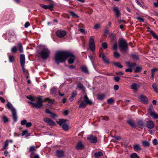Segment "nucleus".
<instances>
[{
  "mask_svg": "<svg viewBox=\"0 0 158 158\" xmlns=\"http://www.w3.org/2000/svg\"><path fill=\"white\" fill-rule=\"evenodd\" d=\"M67 52V51H59L56 53L55 56V60L57 64L64 63L66 61V56H68Z\"/></svg>",
  "mask_w": 158,
  "mask_h": 158,
  "instance_id": "obj_1",
  "label": "nucleus"
},
{
  "mask_svg": "<svg viewBox=\"0 0 158 158\" xmlns=\"http://www.w3.org/2000/svg\"><path fill=\"white\" fill-rule=\"evenodd\" d=\"M118 47L121 52L123 53L129 50L128 45L126 41L122 38L118 40Z\"/></svg>",
  "mask_w": 158,
  "mask_h": 158,
  "instance_id": "obj_2",
  "label": "nucleus"
},
{
  "mask_svg": "<svg viewBox=\"0 0 158 158\" xmlns=\"http://www.w3.org/2000/svg\"><path fill=\"white\" fill-rule=\"evenodd\" d=\"M84 98V100L81 102L79 105V107L80 108H84L86 107L87 105H91L93 104V102L89 99L87 95H85Z\"/></svg>",
  "mask_w": 158,
  "mask_h": 158,
  "instance_id": "obj_3",
  "label": "nucleus"
},
{
  "mask_svg": "<svg viewBox=\"0 0 158 158\" xmlns=\"http://www.w3.org/2000/svg\"><path fill=\"white\" fill-rule=\"evenodd\" d=\"M6 105L7 108L11 111L14 121V122H17L18 119L16 110L9 102H8Z\"/></svg>",
  "mask_w": 158,
  "mask_h": 158,
  "instance_id": "obj_4",
  "label": "nucleus"
},
{
  "mask_svg": "<svg viewBox=\"0 0 158 158\" xmlns=\"http://www.w3.org/2000/svg\"><path fill=\"white\" fill-rule=\"evenodd\" d=\"M42 96H39L37 98V100L36 103H33L31 102H29L32 106L36 109L40 108L43 105V101L41 98Z\"/></svg>",
  "mask_w": 158,
  "mask_h": 158,
  "instance_id": "obj_5",
  "label": "nucleus"
},
{
  "mask_svg": "<svg viewBox=\"0 0 158 158\" xmlns=\"http://www.w3.org/2000/svg\"><path fill=\"white\" fill-rule=\"evenodd\" d=\"M50 52V51L48 49L43 48L39 54L43 59L45 60L48 58Z\"/></svg>",
  "mask_w": 158,
  "mask_h": 158,
  "instance_id": "obj_6",
  "label": "nucleus"
},
{
  "mask_svg": "<svg viewBox=\"0 0 158 158\" xmlns=\"http://www.w3.org/2000/svg\"><path fill=\"white\" fill-rule=\"evenodd\" d=\"M67 120L63 119H60L59 121L56 122V123L61 126L62 125V128L65 131H67L69 129V125L65 123Z\"/></svg>",
  "mask_w": 158,
  "mask_h": 158,
  "instance_id": "obj_7",
  "label": "nucleus"
},
{
  "mask_svg": "<svg viewBox=\"0 0 158 158\" xmlns=\"http://www.w3.org/2000/svg\"><path fill=\"white\" fill-rule=\"evenodd\" d=\"M67 54H68V56H66V59L68 58H69L68 60V63L70 64H73L75 59V56L72 53L68 51Z\"/></svg>",
  "mask_w": 158,
  "mask_h": 158,
  "instance_id": "obj_8",
  "label": "nucleus"
},
{
  "mask_svg": "<svg viewBox=\"0 0 158 158\" xmlns=\"http://www.w3.org/2000/svg\"><path fill=\"white\" fill-rule=\"evenodd\" d=\"M87 139L90 143H96L97 142V137L92 135H88L87 137Z\"/></svg>",
  "mask_w": 158,
  "mask_h": 158,
  "instance_id": "obj_9",
  "label": "nucleus"
},
{
  "mask_svg": "<svg viewBox=\"0 0 158 158\" xmlns=\"http://www.w3.org/2000/svg\"><path fill=\"white\" fill-rule=\"evenodd\" d=\"M56 34L57 37L62 38L66 35V32L65 30H59L56 32Z\"/></svg>",
  "mask_w": 158,
  "mask_h": 158,
  "instance_id": "obj_10",
  "label": "nucleus"
},
{
  "mask_svg": "<svg viewBox=\"0 0 158 158\" xmlns=\"http://www.w3.org/2000/svg\"><path fill=\"white\" fill-rule=\"evenodd\" d=\"M89 47L91 51L94 52L95 51V47L94 39L92 38H90L89 39Z\"/></svg>",
  "mask_w": 158,
  "mask_h": 158,
  "instance_id": "obj_11",
  "label": "nucleus"
},
{
  "mask_svg": "<svg viewBox=\"0 0 158 158\" xmlns=\"http://www.w3.org/2000/svg\"><path fill=\"white\" fill-rule=\"evenodd\" d=\"M40 6L41 7L44 9H49L50 11H53L54 10L53 8L54 7V5L53 4H50L49 5H46L43 4H40Z\"/></svg>",
  "mask_w": 158,
  "mask_h": 158,
  "instance_id": "obj_12",
  "label": "nucleus"
},
{
  "mask_svg": "<svg viewBox=\"0 0 158 158\" xmlns=\"http://www.w3.org/2000/svg\"><path fill=\"white\" fill-rule=\"evenodd\" d=\"M44 120L48 125L50 126H54L56 125L55 122L49 118H44Z\"/></svg>",
  "mask_w": 158,
  "mask_h": 158,
  "instance_id": "obj_13",
  "label": "nucleus"
},
{
  "mask_svg": "<svg viewBox=\"0 0 158 158\" xmlns=\"http://www.w3.org/2000/svg\"><path fill=\"white\" fill-rule=\"evenodd\" d=\"M76 149L78 150H83L85 148L84 145L82 142L80 141L77 143L75 147Z\"/></svg>",
  "mask_w": 158,
  "mask_h": 158,
  "instance_id": "obj_14",
  "label": "nucleus"
},
{
  "mask_svg": "<svg viewBox=\"0 0 158 158\" xmlns=\"http://www.w3.org/2000/svg\"><path fill=\"white\" fill-rule=\"evenodd\" d=\"M140 101L142 103L147 104L148 103V98L143 95H141L140 96Z\"/></svg>",
  "mask_w": 158,
  "mask_h": 158,
  "instance_id": "obj_15",
  "label": "nucleus"
},
{
  "mask_svg": "<svg viewBox=\"0 0 158 158\" xmlns=\"http://www.w3.org/2000/svg\"><path fill=\"white\" fill-rule=\"evenodd\" d=\"M57 157L60 158L64 157L65 156L64 152L61 150H57L56 152Z\"/></svg>",
  "mask_w": 158,
  "mask_h": 158,
  "instance_id": "obj_16",
  "label": "nucleus"
},
{
  "mask_svg": "<svg viewBox=\"0 0 158 158\" xmlns=\"http://www.w3.org/2000/svg\"><path fill=\"white\" fill-rule=\"evenodd\" d=\"M126 123L129 124L131 127L133 128H136L137 125L135 123L132 119H129L126 121Z\"/></svg>",
  "mask_w": 158,
  "mask_h": 158,
  "instance_id": "obj_17",
  "label": "nucleus"
},
{
  "mask_svg": "<svg viewBox=\"0 0 158 158\" xmlns=\"http://www.w3.org/2000/svg\"><path fill=\"white\" fill-rule=\"evenodd\" d=\"M155 126V124L153 121L152 120H149L146 123L147 127L149 129H153Z\"/></svg>",
  "mask_w": 158,
  "mask_h": 158,
  "instance_id": "obj_18",
  "label": "nucleus"
},
{
  "mask_svg": "<svg viewBox=\"0 0 158 158\" xmlns=\"http://www.w3.org/2000/svg\"><path fill=\"white\" fill-rule=\"evenodd\" d=\"M113 10L115 13L117 18H118L120 16L121 13L120 11L117 7L114 6Z\"/></svg>",
  "mask_w": 158,
  "mask_h": 158,
  "instance_id": "obj_19",
  "label": "nucleus"
},
{
  "mask_svg": "<svg viewBox=\"0 0 158 158\" xmlns=\"http://www.w3.org/2000/svg\"><path fill=\"white\" fill-rule=\"evenodd\" d=\"M20 64H25V58L24 54H21L20 56Z\"/></svg>",
  "mask_w": 158,
  "mask_h": 158,
  "instance_id": "obj_20",
  "label": "nucleus"
},
{
  "mask_svg": "<svg viewBox=\"0 0 158 158\" xmlns=\"http://www.w3.org/2000/svg\"><path fill=\"white\" fill-rule=\"evenodd\" d=\"M133 148L135 151L137 152H139L142 150L140 145L139 144L134 145L133 146Z\"/></svg>",
  "mask_w": 158,
  "mask_h": 158,
  "instance_id": "obj_21",
  "label": "nucleus"
},
{
  "mask_svg": "<svg viewBox=\"0 0 158 158\" xmlns=\"http://www.w3.org/2000/svg\"><path fill=\"white\" fill-rule=\"evenodd\" d=\"M103 153L101 151L95 152L94 154V156L95 158H99L100 157L103 156Z\"/></svg>",
  "mask_w": 158,
  "mask_h": 158,
  "instance_id": "obj_22",
  "label": "nucleus"
},
{
  "mask_svg": "<svg viewBox=\"0 0 158 158\" xmlns=\"http://www.w3.org/2000/svg\"><path fill=\"white\" fill-rule=\"evenodd\" d=\"M137 124L139 127L141 129H143L144 125V123L143 120H140L137 121Z\"/></svg>",
  "mask_w": 158,
  "mask_h": 158,
  "instance_id": "obj_23",
  "label": "nucleus"
},
{
  "mask_svg": "<svg viewBox=\"0 0 158 158\" xmlns=\"http://www.w3.org/2000/svg\"><path fill=\"white\" fill-rule=\"evenodd\" d=\"M97 98L99 100H102L106 97V95L103 94H99L97 95Z\"/></svg>",
  "mask_w": 158,
  "mask_h": 158,
  "instance_id": "obj_24",
  "label": "nucleus"
},
{
  "mask_svg": "<svg viewBox=\"0 0 158 158\" xmlns=\"http://www.w3.org/2000/svg\"><path fill=\"white\" fill-rule=\"evenodd\" d=\"M50 93L52 95H55L57 92V88L55 87L52 88L50 90Z\"/></svg>",
  "mask_w": 158,
  "mask_h": 158,
  "instance_id": "obj_25",
  "label": "nucleus"
},
{
  "mask_svg": "<svg viewBox=\"0 0 158 158\" xmlns=\"http://www.w3.org/2000/svg\"><path fill=\"white\" fill-rule=\"evenodd\" d=\"M150 33L154 38L158 40V36L154 31L152 30L150 31Z\"/></svg>",
  "mask_w": 158,
  "mask_h": 158,
  "instance_id": "obj_26",
  "label": "nucleus"
},
{
  "mask_svg": "<svg viewBox=\"0 0 158 158\" xmlns=\"http://www.w3.org/2000/svg\"><path fill=\"white\" fill-rule=\"evenodd\" d=\"M18 46L19 52L21 53L23 52V46L21 42H18Z\"/></svg>",
  "mask_w": 158,
  "mask_h": 158,
  "instance_id": "obj_27",
  "label": "nucleus"
},
{
  "mask_svg": "<svg viewBox=\"0 0 158 158\" xmlns=\"http://www.w3.org/2000/svg\"><path fill=\"white\" fill-rule=\"evenodd\" d=\"M116 35L113 33H112L110 34L109 36L112 41H114L116 40Z\"/></svg>",
  "mask_w": 158,
  "mask_h": 158,
  "instance_id": "obj_28",
  "label": "nucleus"
},
{
  "mask_svg": "<svg viewBox=\"0 0 158 158\" xmlns=\"http://www.w3.org/2000/svg\"><path fill=\"white\" fill-rule=\"evenodd\" d=\"M130 158H140L138 154L135 153H133L130 155Z\"/></svg>",
  "mask_w": 158,
  "mask_h": 158,
  "instance_id": "obj_29",
  "label": "nucleus"
},
{
  "mask_svg": "<svg viewBox=\"0 0 158 158\" xmlns=\"http://www.w3.org/2000/svg\"><path fill=\"white\" fill-rule=\"evenodd\" d=\"M142 143L144 147H148L150 146V143L147 141H143Z\"/></svg>",
  "mask_w": 158,
  "mask_h": 158,
  "instance_id": "obj_30",
  "label": "nucleus"
},
{
  "mask_svg": "<svg viewBox=\"0 0 158 158\" xmlns=\"http://www.w3.org/2000/svg\"><path fill=\"white\" fill-rule=\"evenodd\" d=\"M69 13L70 15L72 16L73 18H79V16L75 14V13L72 11H70L69 12Z\"/></svg>",
  "mask_w": 158,
  "mask_h": 158,
  "instance_id": "obj_31",
  "label": "nucleus"
},
{
  "mask_svg": "<svg viewBox=\"0 0 158 158\" xmlns=\"http://www.w3.org/2000/svg\"><path fill=\"white\" fill-rule=\"evenodd\" d=\"M8 57L9 61L10 62L12 63L15 61V57L13 56L10 55Z\"/></svg>",
  "mask_w": 158,
  "mask_h": 158,
  "instance_id": "obj_32",
  "label": "nucleus"
},
{
  "mask_svg": "<svg viewBox=\"0 0 158 158\" xmlns=\"http://www.w3.org/2000/svg\"><path fill=\"white\" fill-rule=\"evenodd\" d=\"M114 64L118 68H122L123 67V66L119 62H114Z\"/></svg>",
  "mask_w": 158,
  "mask_h": 158,
  "instance_id": "obj_33",
  "label": "nucleus"
},
{
  "mask_svg": "<svg viewBox=\"0 0 158 158\" xmlns=\"http://www.w3.org/2000/svg\"><path fill=\"white\" fill-rule=\"evenodd\" d=\"M81 70L85 73H87L88 72V69L86 66H83L81 67Z\"/></svg>",
  "mask_w": 158,
  "mask_h": 158,
  "instance_id": "obj_34",
  "label": "nucleus"
},
{
  "mask_svg": "<svg viewBox=\"0 0 158 158\" xmlns=\"http://www.w3.org/2000/svg\"><path fill=\"white\" fill-rule=\"evenodd\" d=\"M102 47L104 49H106L108 47L107 44L106 42H103L102 43Z\"/></svg>",
  "mask_w": 158,
  "mask_h": 158,
  "instance_id": "obj_35",
  "label": "nucleus"
},
{
  "mask_svg": "<svg viewBox=\"0 0 158 158\" xmlns=\"http://www.w3.org/2000/svg\"><path fill=\"white\" fill-rule=\"evenodd\" d=\"M150 115L152 116L155 119H158V114L156 113H155L154 112L152 113Z\"/></svg>",
  "mask_w": 158,
  "mask_h": 158,
  "instance_id": "obj_36",
  "label": "nucleus"
},
{
  "mask_svg": "<svg viewBox=\"0 0 158 158\" xmlns=\"http://www.w3.org/2000/svg\"><path fill=\"white\" fill-rule=\"evenodd\" d=\"M142 69V67H136L135 69V72H139L141 71Z\"/></svg>",
  "mask_w": 158,
  "mask_h": 158,
  "instance_id": "obj_37",
  "label": "nucleus"
},
{
  "mask_svg": "<svg viewBox=\"0 0 158 158\" xmlns=\"http://www.w3.org/2000/svg\"><path fill=\"white\" fill-rule=\"evenodd\" d=\"M131 57L135 60H137L139 59V58L138 55L134 54H132L131 55Z\"/></svg>",
  "mask_w": 158,
  "mask_h": 158,
  "instance_id": "obj_38",
  "label": "nucleus"
},
{
  "mask_svg": "<svg viewBox=\"0 0 158 158\" xmlns=\"http://www.w3.org/2000/svg\"><path fill=\"white\" fill-rule=\"evenodd\" d=\"M152 87L155 91L156 93H158V89L157 88V85L155 83H153L152 84Z\"/></svg>",
  "mask_w": 158,
  "mask_h": 158,
  "instance_id": "obj_39",
  "label": "nucleus"
},
{
  "mask_svg": "<svg viewBox=\"0 0 158 158\" xmlns=\"http://www.w3.org/2000/svg\"><path fill=\"white\" fill-rule=\"evenodd\" d=\"M131 88L135 90H137V85L136 83H134L131 86Z\"/></svg>",
  "mask_w": 158,
  "mask_h": 158,
  "instance_id": "obj_40",
  "label": "nucleus"
},
{
  "mask_svg": "<svg viewBox=\"0 0 158 158\" xmlns=\"http://www.w3.org/2000/svg\"><path fill=\"white\" fill-rule=\"evenodd\" d=\"M107 102L108 104H111L114 102V100L112 98H110L107 100Z\"/></svg>",
  "mask_w": 158,
  "mask_h": 158,
  "instance_id": "obj_41",
  "label": "nucleus"
},
{
  "mask_svg": "<svg viewBox=\"0 0 158 158\" xmlns=\"http://www.w3.org/2000/svg\"><path fill=\"white\" fill-rule=\"evenodd\" d=\"M17 51V48L16 46L13 47L11 49V52L13 53H16Z\"/></svg>",
  "mask_w": 158,
  "mask_h": 158,
  "instance_id": "obj_42",
  "label": "nucleus"
},
{
  "mask_svg": "<svg viewBox=\"0 0 158 158\" xmlns=\"http://www.w3.org/2000/svg\"><path fill=\"white\" fill-rule=\"evenodd\" d=\"M45 101L48 102L49 103L53 104L54 103V101L50 99L49 98H46L44 99Z\"/></svg>",
  "mask_w": 158,
  "mask_h": 158,
  "instance_id": "obj_43",
  "label": "nucleus"
},
{
  "mask_svg": "<svg viewBox=\"0 0 158 158\" xmlns=\"http://www.w3.org/2000/svg\"><path fill=\"white\" fill-rule=\"evenodd\" d=\"M36 149L35 148V147L34 146H31L29 148V152H33L35 151Z\"/></svg>",
  "mask_w": 158,
  "mask_h": 158,
  "instance_id": "obj_44",
  "label": "nucleus"
},
{
  "mask_svg": "<svg viewBox=\"0 0 158 158\" xmlns=\"http://www.w3.org/2000/svg\"><path fill=\"white\" fill-rule=\"evenodd\" d=\"M50 114L51 115L50 116L52 118H57L58 117V116L55 113H53L52 112Z\"/></svg>",
  "mask_w": 158,
  "mask_h": 158,
  "instance_id": "obj_45",
  "label": "nucleus"
},
{
  "mask_svg": "<svg viewBox=\"0 0 158 158\" xmlns=\"http://www.w3.org/2000/svg\"><path fill=\"white\" fill-rule=\"evenodd\" d=\"M77 86L78 88L81 89H84V87H83V85L80 82H78Z\"/></svg>",
  "mask_w": 158,
  "mask_h": 158,
  "instance_id": "obj_46",
  "label": "nucleus"
},
{
  "mask_svg": "<svg viewBox=\"0 0 158 158\" xmlns=\"http://www.w3.org/2000/svg\"><path fill=\"white\" fill-rule=\"evenodd\" d=\"M153 107L152 106H150L149 108L148 109V111L149 113L150 114V115L152 113H154V112L153 111Z\"/></svg>",
  "mask_w": 158,
  "mask_h": 158,
  "instance_id": "obj_47",
  "label": "nucleus"
},
{
  "mask_svg": "<svg viewBox=\"0 0 158 158\" xmlns=\"http://www.w3.org/2000/svg\"><path fill=\"white\" fill-rule=\"evenodd\" d=\"M102 60L105 63L109 64L110 63L108 60L106 58V56H105L104 58H103V59H102Z\"/></svg>",
  "mask_w": 158,
  "mask_h": 158,
  "instance_id": "obj_48",
  "label": "nucleus"
},
{
  "mask_svg": "<svg viewBox=\"0 0 158 158\" xmlns=\"http://www.w3.org/2000/svg\"><path fill=\"white\" fill-rule=\"evenodd\" d=\"M77 93L76 91L73 92L72 94L71 97L70 98L69 100H71V99H73L75 97V96L77 95Z\"/></svg>",
  "mask_w": 158,
  "mask_h": 158,
  "instance_id": "obj_49",
  "label": "nucleus"
},
{
  "mask_svg": "<svg viewBox=\"0 0 158 158\" xmlns=\"http://www.w3.org/2000/svg\"><path fill=\"white\" fill-rule=\"evenodd\" d=\"M26 97L27 99L30 100L31 101H35L34 98L31 95L27 96Z\"/></svg>",
  "mask_w": 158,
  "mask_h": 158,
  "instance_id": "obj_50",
  "label": "nucleus"
},
{
  "mask_svg": "<svg viewBox=\"0 0 158 158\" xmlns=\"http://www.w3.org/2000/svg\"><path fill=\"white\" fill-rule=\"evenodd\" d=\"M114 55L115 58H118L120 56V54L117 52H114Z\"/></svg>",
  "mask_w": 158,
  "mask_h": 158,
  "instance_id": "obj_51",
  "label": "nucleus"
},
{
  "mask_svg": "<svg viewBox=\"0 0 158 158\" xmlns=\"http://www.w3.org/2000/svg\"><path fill=\"white\" fill-rule=\"evenodd\" d=\"M3 122L4 123H6L8 121V119L6 116H4L3 118Z\"/></svg>",
  "mask_w": 158,
  "mask_h": 158,
  "instance_id": "obj_52",
  "label": "nucleus"
},
{
  "mask_svg": "<svg viewBox=\"0 0 158 158\" xmlns=\"http://www.w3.org/2000/svg\"><path fill=\"white\" fill-rule=\"evenodd\" d=\"M8 145V141L7 140L5 142V144L4 146L3 147V148L4 149H6Z\"/></svg>",
  "mask_w": 158,
  "mask_h": 158,
  "instance_id": "obj_53",
  "label": "nucleus"
},
{
  "mask_svg": "<svg viewBox=\"0 0 158 158\" xmlns=\"http://www.w3.org/2000/svg\"><path fill=\"white\" fill-rule=\"evenodd\" d=\"M120 79V77H119L117 76L114 77V81L116 82H118Z\"/></svg>",
  "mask_w": 158,
  "mask_h": 158,
  "instance_id": "obj_54",
  "label": "nucleus"
},
{
  "mask_svg": "<svg viewBox=\"0 0 158 158\" xmlns=\"http://www.w3.org/2000/svg\"><path fill=\"white\" fill-rule=\"evenodd\" d=\"M99 57L102 58V59H103V58H104L106 56L103 52H99Z\"/></svg>",
  "mask_w": 158,
  "mask_h": 158,
  "instance_id": "obj_55",
  "label": "nucleus"
},
{
  "mask_svg": "<svg viewBox=\"0 0 158 158\" xmlns=\"http://www.w3.org/2000/svg\"><path fill=\"white\" fill-rule=\"evenodd\" d=\"M101 118L102 119L104 120H108L109 119V117L108 116H101Z\"/></svg>",
  "mask_w": 158,
  "mask_h": 158,
  "instance_id": "obj_56",
  "label": "nucleus"
},
{
  "mask_svg": "<svg viewBox=\"0 0 158 158\" xmlns=\"http://www.w3.org/2000/svg\"><path fill=\"white\" fill-rule=\"evenodd\" d=\"M118 48L117 44L116 43H115L113 46V48L115 50H117Z\"/></svg>",
  "mask_w": 158,
  "mask_h": 158,
  "instance_id": "obj_57",
  "label": "nucleus"
},
{
  "mask_svg": "<svg viewBox=\"0 0 158 158\" xmlns=\"http://www.w3.org/2000/svg\"><path fill=\"white\" fill-rule=\"evenodd\" d=\"M136 19L140 21L141 22H144V19L140 17H138L136 18Z\"/></svg>",
  "mask_w": 158,
  "mask_h": 158,
  "instance_id": "obj_58",
  "label": "nucleus"
},
{
  "mask_svg": "<svg viewBox=\"0 0 158 158\" xmlns=\"http://www.w3.org/2000/svg\"><path fill=\"white\" fill-rule=\"evenodd\" d=\"M140 6L142 7L143 8H145L146 9L148 8V7L144 4V3L143 2H142V3L141 4Z\"/></svg>",
  "mask_w": 158,
  "mask_h": 158,
  "instance_id": "obj_59",
  "label": "nucleus"
},
{
  "mask_svg": "<svg viewBox=\"0 0 158 158\" xmlns=\"http://www.w3.org/2000/svg\"><path fill=\"white\" fill-rule=\"evenodd\" d=\"M27 121L26 120H22L21 122V124L22 125H26L27 123Z\"/></svg>",
  "mask_w": 158,
  "mask_h": 158,
  "instance_id": "obj_60",
  "label": "nucleus"
},
{
  "mask_svg": "<svg viewBox=\"0 0 158 158\" xmlns=\"http://www.w3.org/2000/svg\"><path fill=\"white\" fill-rule=\"evenodd\" d=\"M69 112L68 110H65L63 112V114L65 116H67L68 115Z\"/></svg>",
  "mask_w": 158,
  "mask_h": 158,
  "instance_id": "obj_61",
  "label": "nucleus"
},
{
  "mask_svg": "<svg viewBox=\"0 0 158 158\" xmlns=\"http://www.w3.org/2000/svg\"><path fill=\"white\" fill-rule=\"evenodd\" d=\"M152 143H153V144L154 145H157L158 144V142H157V140L156 139H154L153 142H152Z\"/></svg>",
  "mask_w": 158,
  "mask_h": 158,
  "instance_id": "obj_62",
  "label": "nucleus"
},
{
  "mask_svg": "<svg viewBox=\"0 0 158 158\" xmlns=\"http://www.w3.org/2000/svg\"><path fill=\"white\" fill-rule=\"evenodd\" d=\"M32 125V123L31 122L27 123L26 126L27 127H31Z\"/></svg>",
  "mask_w": 158,
  "mask_h": 158,
  "instance_id": "obj_63",
  "label": "nucleus"
},
{
  "mask_svg": "<svg viewBox=\"0 0 158 158\" xmlns=\"http://www.w3.org/2000/svg\"><path fill=\"white\" fill-rule=\"evenodd\" d=\"M28 132V130H26L24 131H23L22 135L24 136L25 135H26L27 133Z\"/></svg>",
  "mask_w": 158,
  "mask_h": 158,
  "instance_id": "obj_64",
  "label": "nucleus"
}]
</instances>
